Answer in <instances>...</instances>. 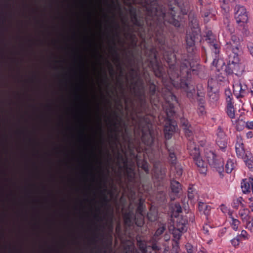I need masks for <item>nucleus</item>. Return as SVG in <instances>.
<instances>
[{"label": "nucleus", "instance_id": "47", "mask_svg": "<svg viewBox=\"0 0 253 253\" xmlns=\"http://www.w3.org/2000/svg\"><path fill=\"white\" fill-rule=\"evenodd\" d=\"M182 232H180L177 230V228L176 227H174V230L173 231V235L175 238L179 240L181 236V233Z\"/></svg>", "mask_w": 253, "mask_h": 253}, {"label": "nucleus", "instance_id": "19", "mask_svg": "<svg viewBox=\"0 0 253 253\" xmlns=\"http://www.w3.org/2000/svg\"><path fill=\"white\" fill-rule=\"evenodd\" d=\"M109 27L113 32L114 36L119 37L120 35L119 30L120 28V26L119 24L116 21L114 15H113L112 19L111 21V24Z\"/></svg>", "mask_w": 253, "mask_h": 253}, {"label": "nucleus", "instance_id": "2", "mask_svg": "<svg viewBox=\"0 0 253 253\" xmlns=\"http://www.w3.org/2000/svg\"><path fill=\"white\" fill-rule=\"evenodd\" d=\"M206 41L209 44L210 48L212 51V65L217 68L219 66H222L225 64V63L219 57L220 45L219 43L214 39V36L211 32H208L207 33Z\"/></svg>", "mask_w": 253, "mask_h": 253}, {"label": "nucleus", "instance_id": "50", "mask_svg": "<svg viewBox=\"0 0 253 253\" xmlns=\"http://www.w3.org/2000/svg\"><path fill=\"white\" fill-rule=\"evenodd\" d=\"M188 216V221L193 222L195 220V215L192 212H188L187 213V215Z\"/></svg>", "mask_w": 253, "mask_h": 253}, {"label": "nucleus", "instance_id": "61", "mask_svg": "<svg viewBox=\"0 0 253 253\" xmlns=\"http://www.w3.org/2000/svg\"><path fill=\"white\" fill-rule=\"evenodd\" d=\"M210 14H211V12L209 10H207L205 11H203V15L205 17H208L210 15Z\"/></svg>", "mask_w": 253, "mask_h": 253}, {"label": "nucleus", "instance_id": "5", "mask_svg": "<svg viewBox=\"0 0 253 253\" xmlns=\"http://www.w3.org/2000/svg\"><path fill=\"white\" fill-rule=\"evenodd\" d=\"M226 53L229 55H239L242 53L241 41L236 35H232L229 42L226 44Z\"/></svg>", "mask_w": 253, "mask_h": 253}, {"label": "nucleus", "instance_id": "52", "mask_svg": "<svg viewBox=\"0 0 253 253\" xmlns=\"http://www.w3.org/2000/svg\"><path fill=\"white\" fill-rule=\"evenodd\" d=\"M231 242L232 245L234 247L238 246L240 243L239 237H237L236 238H234L231 241Z\"/></svg>", "mask_w": 253, "mask_h": 253}, {"label": "nucleus", "instance_id": "8", "mask_svg": "<svg viewBox=\"0 0 253 253\" xmlns=\"http://www.w3.org/2000/svg\"><path fill=\"white\" fill-rule=\"evenodd\" d=\"M198 64L190 62L185 59L181 63L180 67V73L183 78H189L191 72H195L197 70Z\"/></svg>", "mask_w": 253, "mask_h": 253}, {"label": "nucleus", "instance_id": "64", "mask_svg": "<svg viewBox=\"0 0 253 253\" xmlns=\"http://www.w3.org/2000/svg\"><path fill=\"white\" fill-rule=\"evenodd\" d=\"M247 126L249 128L253 129V122H247Z\"/></svg>", "mask_w": 253, "mask_h": 253}, {"label": "nucleus", "instance_id": "18", "mask_svg": "<svg viewBox=\"0 0 253 253\" xmlns=\"http://www.w3.org/2000/svg\"><path fill=\"white\" fill-rule=\"evenodd\" d=\"M236 152L238 157L242 158L245 155L244 144L241 139H238L235 146Z\"/></svg>", "mask_w": 253, "mask_h": 253}, {"label": "nucleus", "instance_id": "62", "mask_svg": "<svg viewBox=\"0 0 253 253\" xmlns=\"http://www.w3.org/2000/svg\"><path fill=\"white\" fill-rule=\"evenodd\" d=\"M80 79H81V84L78 87V90H81L82 87V85L83 84V78L81 74H80Z\"/></svg>", "mask_w": 253, "mask_h": 253}, {"label": "nucleus", "instance_id": "4", "mask_svg": "<svg viewBox=\"0 0 253 253\" xmlns=\"http://www.w3.org/2000/svg\"><path fill=\"white\" fill-rule=\"evenodd\" d=\"M142 120L145 123V125L144 126H142V123L139 126L142 134V139L146 144L147 145H150L154 141L151 130L152 126L151 120L148 118L147 116H144Z\"/></svg>", "mask_w": 253, "mask_h": 253}, {"label": "nucleus", "instance_id": "22", "mask_svg": "<svg viewBox=\"0 0 253 253\" xmlns=\"http://www.w3.org/2000/svg\"><path fill=\"white\" fill-rule=\"evenodd\" d=\"M199 210L200 211H203L205 214L207 215L209 213L211 210V207L207 204L200 202L198 204Z\"/></svg>", "mask_w": 253, "mask_h": 253}, {"label": "nucleus", "instance_id": "40", "mask_svg": "<svg viewBox=\"0 0 253 253\" xmlns=\"http://www.w3.org/2000/svg\"><path fill=\"white\" fill-rule=\"evenodd\" d=\"M180 123L183 129L185 128L191 127V125L189 124L187 120L182 118L180 119Z\"/></svg>", "mask_w": 253, "mask_h": 253}, {"label": "nucleus", "instance_id": "25", "mask_svg": "<svg viewBox=\"0 0 253 253\" xmlns=\"http://www.w3.org/2000/svg\"><path fill=\"white\" fill-rule=\"evenodd\" d=\"M227 113L231 118L235 117V111L233 102L227 103Z\"/></svg>", "mask_w": 253, "mask_h": 253}, {"label": "nucleus", "instance_id": "59", "mask_svg": "<svg viewBox=\"0 0 253 253\" xmlns=\"http://www.w3.org/2000/svg\"><path fill=\"white\" fill-rule=\"evenodd\" d=\"M211 228V227L208 225H206L203 226V231L205 234H209V229Z\"/></svg>", "mask_w": 253, "mask_h": 253}, {"label": "nucleus", "instance_id": "57", "mask_svg": "<svg viewBox=\"0 0 253 253\" xmlns=\"http://www.w3.org/2000/svg\"><path fill=\"white\" fill-rule=\"evenodd\" d=\"M98 238V235L96 234H95L91 240V243H93L94 244H96L97 243V239Z\"/></svg>", "mask_w": 253, "mask_h": 253}, {"label": "nucleus", "instance_id": "31", "mask_svg": "<svg viewBox=\"0 0 253 253\" xmlns=\"http://www.w3.org/2000/svg\"><path fill=\"white\" fill-rule=\"evenodd\" d=\"M147 218L151 222L156 221L157 219V213L155 211H150L147 213Z\"/></svg>", "mask_w": 253, "mask_h": 253}, {"label": "nucleus", "instance_id": "55", "mask_svg": "<svg viewBox=\"0 0 253 253\" xmlns=\"http://www.w3.org/2000/svg\"><path fill=\"white\" fill-rule=\"evenodd\" d=\"M137 84H139V87L140 88H141L142 89H143L144 83L142 79H141L140 78H139L137 79V81L135 83V85H136Z\"/></svg>", "mask_w": 253, "mask_h": 253}, {"label": "nucleus", "instance_id": "35", "mask_svg": "<svg viewBox=\"0 0 253 253\" xmlns=\"http://www.w3.org/2000/svg\"><path fill=\"white\" fill-rule=\"evenodd\" d=\"M183 130H184L186 136L189 138V141H191V138L193 135V132L192 129H191V126L185 128L183 129Z\"/></svg>", "mask_w": 253, "mask_h": 253}, {"label": "nucleus", "instance_id": "41", "mask_svg": "<svg viewBox=\"0 0 253 253\" xmlns=\"http://www.w3.org/2000/svg\"><path fill=\"white\" fill-rule=\"evenodd\" d=\"M225 94L226 96V102L229 103V102H232V98L231 96H232V93L229 89H226L225 90Z\"/></svg>", "mask_w": 253, "mask_h": 253}, {"label": "nucleus", "instance_id": "12", "mask_svg": "<svg viewBox=\"0 0 253 253\" xmlns=\"http://www.w3.org/2000/svg\"><path fill=\"white\" fill-rule=\"evenodd\" d=\"M118 159L123 162L124 168L126 171L127 177L130 180H132L134 178L135 172L134 169L130 165H129L127 158H125L120 153L118 154Z\"/></svg>", "mask_w": 253, "mask_h": 253}, {"label": "nucleus", "instance_id": "32", "mask_svg": "<svg viewBox=\"0 0 253 253\" xmlns=\"http://www.w3.org/2000/svg\"><path fill=\"white\" fill-rule=\"evenodd\" d=\"M240 93L237 95V98L243 97L247 93V86L246 84H242L241 83Z\"/></svg>", "mask_w": 253, "mask_h": 253}, {"label": "nucleus", "instance_id": "28", "mask_svg": "<svg viewBox=\"0 0 253 253\" xmlns=\"http://www.w3.org/2000/svg\"><path fill=\"white\" fill-rule=\"evenodd\" d=\"M135 221L136 225L138 227H141L144 223V215L136 214L135 217Z\"/></svg>", "mask_w": 253, "mask_h": 253}, {"label": "nucleus", "instance_id": "53", "mask_svg": "<svg viewBox=\"0 0 253 253\" xmlns=\"http://www.w3.org/2000/svg\"><path fill=\"white\" fill-rule=\"evenodd\" d=\"M179 249L178 243L177 241H175L174 244H172V253H177V250Z\"/></svg>", "mask_w": 253, "mask_h": 253}, {"label": "nucleus", "instance_id": "39", "mask_svg": "<svg viewBox=\"0 0 253 253\" xmlns=\"http://www.w3.org/2000/svg\"><path fill=\"white\" fill-rule=\"evenodd\" d=\"M241 83H237L233 85V91L235 95L237 96L239 93H240Z\"/></svg>", "mask_w": 253, "mask_h": 253}, {"label": "nucleus", "instance_id": "51", "mask_svg": "<svg viewBox=\"0 0 253 253\" xmlns=\"http://www.w3.org/2000/svg\"><path fill=\"white\" fill-rule=\"evenodd\" d=\"M160 175H158V177L161 179H163L166 175V169L165 168H161L160 169Z\"/></svg>", "mask_w": 253, "mask_h": 253}, {"label": "nucleus", "instance_id": "3", "mask_svg": "<svg viewBox=\"0 0 253 253\" xmlns=\"http://www.w3.org/2000/svg\"><path fill=\"white\" fill-rule=\"evenodd\" d=\"M157 50L155 47L147 49L146 54L148 55V60L149 62V65L153 69L156 77L161 78L163 76V67L159 64L157 59Z\"/></svg>", "mask_w": 253, "mask_h": 253}, {"label": "nucleus", "instance_id": "60", "mask_svg": "<svg viewBox=\"0 0 253 253\" xmlns=\"http://www.w3.org/2000/svg\"><path fill=\"white\" fill-rule=\"evenodd\" d=\"M190 21L194 28L198 25L197 20L196 18L193 17Z\"/></svg>", "mask_w": 253, "mask_h": 253}, {"label": "nucleus", "instance_id": "23", "mask_svg": "<svg viewBox=\"0 0 253 253\" xmlns=\"http://www.w3.org/2000/svg\"><path fill=\"white\" fill-rule=\"evenodd\" d=\"M250 213V211L248 209L244 208L239 211V214L243 222H244L251 217V216L249 215Z\"/></svg>", "mask_w": 253, "mask_h": 253}, {"label": "nucleus", "instance_id": "56", "mask_svg": "<svg viewBox=\"0 0 253 253\" xmlns=\"http://www.w3.org/2000/svg\"><path fill=\"white\" fill-rule=\"evenodd\" d=\"M106 191V189H104L103 190H102V192L103 193V195H104V197L103 198V201L106 203V204H107L109 200L108 198V197H107L106 195H105V193Z\"/></svg>", "mask_w": 253, "mask_h": 253}, {"label": "nucleus", "instance_id": "48", "mask_svg": "<svg viewBox=\"0 0 253 253\" xmlns=\"http://www.w3.org/2000/svg\"><path fill=\"white\" fill-rule=\"evenodd\" d=\"M194 190L192 187H189L188 190V198L192 200L194 197Z\"/></svg>", "mask_w": 253, "mask_h": 253}, {"label": "nucleus", "instance_id": "36", "mask_svg": "<svg viewBox=\"0 0 253 253\" xmlns=\"http://www.w3.org/2000/svg\"><path fill=\"white\" fill-rule=\"evenodd\" d=\"M196 95L200 97L199 99H198V101L199 102L200 107L203 108V105L205 103V100L203 98L204 97V94L203 93L200 92H197L196 94Z\"/></svg>", "mask_w": 253, "mask_h": 253}, {"label": "nucleus", "instance_id": "26", "mask_svg": "<svg viewBox=\"0 0 253 253\" xmlns=\"http://www.w3.org/2000/svg\"><path fill=\"white\" fill-rule=\"evenodd\" d=\"M235 167V164L233 160H228L225 166V170L227 173H230Z\"/></svg>", "mask_w": 253, "mask_h": 253}, {"label": "nucleus", "instance_id": "33", "mask_svg": "<svg viewBox=\"0 0 253 253\" xmlns=\"http://www.w3.org/2000/svg\"><path fill=\"white\" fill-rule=\"evenodd\" d=\"M244 222L246 223V228L252 231L253 230V217L251 216Z\"/></svg>", "mask_w": 253, "mask_h": 253}, {"label": "nucleus", "instance_id": "6", "mask_svg": "<svg viewBox=\"0 0 253 253\" xmlns=\"http://www.w3.org/2000/svg\"><path fill=\"white\" fill-rule=\"evenodd\" d=\"M239 56L234 55L228 56V61L225 69L227 74H235L237 75L243 71V69L240 68Z\"/></svg>", "mask_w": 253, "mask_h": 253}, {"label": "nucleus", "instance_id": "13", "mask_svg": "<svg viewBox=\"0 0 253 253\" xmlns=\"http://www.w3.org/2000/svg\"><path fill=\"white\" fill-rule=\"evenodd\" d=\"M180 87L187 92V96L190 99H194L195 95V89L193 85L189 84L186 81L182 80L180 84Z\"/></svg>", "mask_w": 253, "mask_h": 253}, {"label": "nucleus", "instance_id": "9", "mask_svg": "<svg viewBox=\"0 0 253 253\" xmlns=\"http://www.w3.org/2000/svg\"><path fill=\"white\" fill-rule=\"evenodd\" d=\"M206 157L209 165L215 168L217 171L220 172L223 169L224 163L222 159L218 158L213 152L207 153Z\"/></svg>", "mask_w": 253, "mask_h": 253}, {"label": "nucleus", "instance_id": "38", "mask_svg": "<svg viewBox=\"0 0 253 253\" xmlns=\"http://www.w3.org/2000/svg\"><path fill=\"white\" fill-rule=\"evenodd\" d=\"M95 210H96V211L97 212V213L95 214L94 218L97 221H102L104 218H103L102 216H101L99 215V214L101 212V208L99 207H97L96 208Z\"/></svg>", "mask_w": 253, "mask_h": 253}, {"label": "nucleus", "instance_id": "20", "mask_svg": "<svg viewBox=\"0 0 253 253\" xmlns=\"http://www.w3.org/2000/svg\"><path fill=\"white\" fill-rule=\"evenodd\" d=\"M242 158L249 169L253 168V157L250 153H246Z\"/></svg>", "mask_w": 253, "mask_h": 253}, {"label": "nucleus", "instance_id": "30", "mask_svg": "<svg viewBox=\"0 0 253 253\" xmlns=\"http://www.w3.org/2000/svg\"><path fill=\"white\" fill-rule=\"evenodd\" d=\"M112 42H113V45L111 46V49L112 50L113 53H114V54H115L116 56V60L117 62H119L120 61V57H119V54L118 52V50H117V48L116 47V43L115 42V40H114V38H113V40H112Z\"/></svg>", "mask_w": 253, "mask_h": 253}, {"label": "nucleus", "instance_id": "14", "mask_svg": "<svg viewBox=\"0 0 253 253\" xmlns=\"http://www.w3.org/2000/svg\"><path fill=\"white\" fill-rule=\"evenodd\" d=\"M187 149L193 160L200 156L199 148L196 146L195 143L192 141H189L187 143Z\"/></svg>", "mask_w": 253, "mask_h": 253}, {"label": "nucleus", "instance_id": "63", "mask_svg": "<svg viewBox=\"0 0 253 253\" xmlns=\"http://www.w3.org/2000/svg\"><path fill=\"white\" fill-rule=\"evenodd\" d=\"M248 47L250 52V54L253 57V45L252 44H250V45H248Z\"/></svg>", "mask_w": 253, "mask_h": 253}, {"label": "nucleus", "instance_id": "10", "mask_svg": "<svg viewBox=\"0 0 253 253\" xmlns=\"http://www.w3.org/2000/svg\"><path fill=\"white\" fill-rule=\"evenodd\" d=\"M215 141L220 150L225 152L228 144V138L220 126L217 129Z\"/></svg>", "mask_w": 253, "mask_h": 253}, {"label": "nucleus", "instance_id": "17", "mask_svg": "<svg viewBox=\"0 0 253 253\" xmlns=\"http://www.w3.org/2000/svg\"><path fill=\"white\" fill-rule=\"evenodd\" d=\"M197 166L199 168L200 173L205 174L207 171V164L202 160L201 156L193 160Z\"/></svg>", "mask_w": 253, "mask_h": 253}, {"label": "nucleus", "instance_id": "11", "mask_svg": "<svg viewBox=\"0 0 253 253\" xmlns=\"http://www.w3.org/2000/svg\"><path fill=\"white\" fill-rule=\"evenodd\" d=\"M235 18L238 24L247 23L248 16L246 8L240 4L236 5L234 8Z\"/></svg>", "mask_w": 253, "mask_h": 253}, {"label": "nucleus", "instance_id": "24", "mask_svg": "<svg viewBox=\"0 0 253 253\" xmlns=\"http://www.w3.org/2000/svg\"><path fill=\"white\" fill-rule=\"evenodd\" d=\"M175 129L174 126H165L164 131L165 137L167 139L171 138L172 132Z\"/></svg>", "mask_w": 253, "mask_h": 253}, {"label": "nucleus", "instance_id": "49", "mask_svg": "<svg viewBox=\"0 0 253 253\" xmlns=\"http://www.w3.org/2000/svg\"><path fill=\"white\" fill-rule=\"evenodd\" d=\"M169 97L166 99V101L168 102H170L171 101H174L175 102H177L176 96L174 95L173 94H172L171 92H169Z\"/></svg>", "mask_w": 253, "mask_h": 253}, {"label": "nucleus", "instance_id": "54", "mask_svg": "<svg viewBox=\"0 0 253 253\" xmlns=\"http://www.w3.org/2000/svg\"><path fill=\"white\" fill-rule=\"evenodd\" d=\"M136 253H147V249L146 247H140L138 250L136 251Z\"/></svg>", "mask_w": 253, "mask_h": 253}, {"label": "nucleus", "instance_id": "27", "mask_svg": "<svg viewBox=\"0 0 253 253\" xmlns=\"http://www.w3.org/2000/svg\"><path fill=\"white\" fill-rule=\"evenodd\" d=\"M182 212V208L178 203H176L172 207V215L174 217H177L179 213Z\"/></svg>", "mask_w": 253, "mask_h": 253}, {"label": "nucleus", "instance_id": "16", "mask_svg": "<svg viewBox=\"0 0 253 253\" xmlns=\"http://www.w3.org/2000/svg\"><path fill=\"white\" fill-rule=\"evenodd\" d=\"M166 147L168 152V162L172 166H175L177 163V157L173 148H169L166 144Z\"/></svg>", "mask_w": 253, "mask_h": 253}, {"label": "nucleus", "instance_id": "46", "mask_svg": "<svg viewBox=\"0 0 253 253\" xmlns=\"http://www.w3.org/2000/svg\"><path fill=\"white\" fill-rule=\"evenodd\" d=\"M165 230H166V228L164 226L160 227L156 230V232L155 233V236H157V237L160 236L161 235H162L164 233V231Z\"/></svg>", "mask_w": 253, "mask_h": 253}, {"label": "nucleus", "instance_id": "29", "mask_svg": "<svg viewBox=\"0 0 253 253\" xmlns=\"http://www.w3.org/2000/svg\"><path fill=\"white\" fill-rule=\"evenodd\" d=\"M243 199L242 197H240L233 200L232 203V207L235 209H238L239 205H241L242 207H244V204L242 203Z\"/></svg>", "mask_w": 253, "mask_h": 253}, {"label": "nucleus", "instance_id": "45", "mask_svg": "<svg viewBox=\"0 0 253 253\" xmlns=\"http://www.w3.org/2000/svg\"><path fill=\"white\" fill-rule=\"evenodd\" d=\"M143 204L141 202V200H140L138 206L137 207V209H136L137 214H143Z\"/></svg>", "mask_w": 253, "mask_h": 253}, {"label": "nucleus", "instance_id": "34", "mask_svg": "<svg viewBox=\"0 0 253 253\" xmlns=\"http://www.w3.org/2000/svg\"><path fill=\"white\" fill-rule=\"evenodd\" d=\"M149 93L151 98L156 94V85L153 83H149Z\"/></svg>", "mask_w": 253, "mask_h": 253}, {"label": "nucleus", "instance_id": "37", "mask_svg": "<svg viewBox=\"0 0 253 253\" xmlns=\"http://www.w3.org/2000/svg\"><path fill=\"white\" fill-rule=\"evenodd\" d=\"M80 124H81V126L83 127V130H82L81 133V138L82 140L84 141V140L86 139L87 137H86V135L84 132L85 126L83 124L82 119L80 120Z\"/></svg>", "mask_w": 253, "mask_h": 253}, {"label": "nucleus", "instance_id": "44", "mask_svg": "<svg viewBox=\"0 0 253 253\" xmlns=\"http://www.w3.org/2000/svg\"><path fill=\"white\" fill-rule=\"evenodd\" d=\"M129 74L132 80H134L135 77L138 76V71L133 68H131L130 69Z\"/></svg>", "mask_w": 253, "mask_h": 253}, {"label": "nucleus", "instance_id": "42", "mask_svg": "<svg viewBox=\"0 0 253 253\" xmlns=\"http://www.w3.org/2000/svg\"><path fill=\"white\" fill-rule=\"evenodd\" d=\"M208 95L211 101H217L218 99V94H216L214 92H209Z\"/></svg>", "mask_w": 253, "mask_h": 253}, {"label": "nucleus", "instance_id": "7", "mask_svg": "<svg viewBox=\"0 0 253 253\" xmlns=\"http://www.w3.org/2000/svg\"><path fill=\"white\" fill-rule=\"evenodd\" d=\"M198 32L197 30H192L191 32H187L185 37L186 40V48L187 52L190 54H193L195 52V40L198 39Z\"/></svg>", "mask_w": 253, "mask_h": 253}, {"label": "nucleus", "instance_id": "21", "mask_svg": "<svg viewBox=\"0 0 253 253\" xmlns=\"http://www.w3.org/2000/svg\"><path fill=\"white\" fill-rule=\"evenodd\" d=\"M170 188L172 192L174 193L175 195L177 194L181 189V185L178 181L172 180L170 182Z\"/></svg>", "mask_w": 253, "mask_h": 253}, {"label": "nucleus", "instance_id": "43", "mask_svg": "<svg viewBox=\"0 0 253 253\" xmlns=\"http://www.w3.org/2000/svg\"><path fill=\"white\" fill-rule=\"evenodd\" d=\"M240 221L238 219L232 218V227L233 229L237 231L238 228V226L240 224Z\"/></svg>", "mask_w": 253, "mask_h": 253}, {"label": "nucleus", "instance_id": "58", "mask_svg": "<svg viewBox=\"0 0 253 253\" xmlns=\"http://www.w3.org/2000/svg\"><path fill=\"white\" fill-rule=\"evenodd\" d=\"M106 62H107V63L108 64V65L110 67V74H111V75L113 76L114 75V69H113V68L112 67V65H111V64L110 63V62L108 60H106Z\"/></svg>", "mask_w": 253, "mask_h": 253}, {"label": "nucleus", "instance_id": "1", "mask_svg": "<svg viewBox=\"0 0 253 253\" xmlns=\"http://www.w3.org/2000/svg\"><path fill=\"white\" fill-rule=\"evenodd\" d=\"M129 1V13L130 21L135 28L125 23L127 28L125 33L126 38H128L134 46L137 42L136 34L142 39L145 35V24L147 27L148 32L155 33L157 40L161 44H163V28L167 22L175 27H179L180 22L175 18L176 14L179 12L186 15L188 12L187 6L182 7L180 3L175 0H168L169 11H166L163 5L159 4L156 0H128Z\"/></svg>", "mask_w": 253, "mask_h": 253}, {"label": "nucleus", "instance_id": "15", "mask_svg": "<svg viewBox=\"0 0 253 253\" xmlns=\"http://www.w3.org/2000/svg\"><path fill=\"white\" fill-rule=\"evenodd\" d=\"M188 216H181L177 221L176 225L177 230L180 232H185L187 230L186 225L188 224Z\"/></svg>", "mask_w": 253, "mask_h": 253}]
</instances>
